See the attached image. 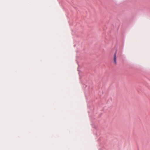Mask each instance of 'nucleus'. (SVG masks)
<instances>
[{
  "instance_id": "obj_1",
  "label": "nucleus",
  "mask_w": 150,
  "mask_h": 150,
  "mask_svg": "<svg viewBox=\"0 0 150 150\" xmlns=\"http://www.w3.org/2000/svg\"><path fill=\"white\" fill-rule=\"evenodd\" d=\"M113 60H114V62L115 64H116L117 63L116 62V53H115L113 57Z\"/></svg>"
}]
</instances>
